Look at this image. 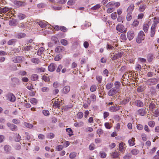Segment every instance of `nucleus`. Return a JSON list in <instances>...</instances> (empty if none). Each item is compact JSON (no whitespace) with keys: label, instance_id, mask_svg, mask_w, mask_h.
Returning a JSON list of instances; mask_svg holds the SVG:
<instances>
[{"label":"nucleus","instance_id":"1","mask_svg":"<svg viewBox=\"0 0 159 159\" xmlns=\"http://www.w3.org/2000/svg\"><path fill=\"white\" fill-rule=\"evenodd\" d=\"M52 101L53 106L54 108H59L63 104L62 101L59 99H53Z\"/></svg>","mask_w":159,"mask_h":159},{"label":"nucleus","instance_id":"2","mask_svg":"<svg viewBox=\"0 0 159 159\" xmlns=\"http://www.w3.org/2000/svg\"><path fill=\"white\" fill-rule=\"evenodd\" d=\"M145 35L143 31H140L139 32L138 37L136 39V42L138 43H140L142 40H143L145 38Z\"/></svg>","mask_w":159,"mask_h":159},{"label":"nucleus","instance_id":"3","mask_svg":"<svg viewBox=\"0 0 159 159\" xmlns=\"http://www.w3.org/2000/svg\"><path fill=\"white\" fill-rule=\"evenodd\" d=\"M147 103L148 105H149V110L151 112L155 109L156 106L155 104V101H148Z\"/></svg>","mask_w":159,"mask_h":159},{"label":"nucleus","instance_id":"4","mask_svg":"<svg viewBox=\"0 0 159 159\" xmlns=\"http://www.w3.org/2000/svg\"><path fill=\"white\" fill-rule=\"evenodd\" d=\"M24 59L23 57L22 56H17L12 58V61L15 63L22 62Z\"/></svg>","mask_w":159,"mask_h":159},{"label":"nucleus","instance_id":"5","mask_svg":"<svg viewBox=\"0 0 159 159\" xmlns=\"http://www.w3.org/2000/svg\"><path fill=\"white\" fill-rule=\"evenodd\" d=\"M7 97L8 100L11 102H14L16 100L15 96L12 93H9L7 94Z\"/></svg>","mask_w":159,"mask_h":159},{"label":"nucleus","instance_id":"6","mask_svg":"<svg viewBox=\"0 0 159 159\" xmlns=\"http://www.w3.org/2000/svg\"><path fill=\"white\" fill-rule=\"evenodd\" d=\"M14 3L17 7H23L26 5V3L25 2L18 1H15Z\"/></svg>","mask_w":159,"mask_h":159},{"label":"nucleus","instance_id":"7","mask_svg":"<svg viewBox=\"0 0 159 159\" xmlns=\"http://www.w3.org/2000/svg\"><path fill=\"white\" fill-rule=\"evenodd\" d=\"M127 36L129 40L133 39L134 36V31L132 30L129 31L127 32Z\"/></svg>","mask_w":159,"mask_h":159},{"label":"nucleus","instance_id":"8","mask_svg":"<svg viewBox=\"0 0 159 159\" xmlns=\"http://www.w3.org/2000/svg\"><path fill=\"white\" fill-rule=\"evenodd\" d=\"M117 93H119V92L113 88L108 91L107 94L109 96H111L115 95Z\"/></svg>","mask_w":159,"mask_h":159},{"label":"nucleus","instance_id":"9","mask_svg":"<svg viewBox=\"0 0 159 159\" xmlns=\"http://www.w3.org/2000/svg\"><path fill=\"white\" fill-rule=\"evenodd\" d=\"M57 67L56 65L54 63H51L50 64L48 67V69L49 71L53 72L55 70Z\"/></svg>","mask_w":159,"mask_h":159},{"label":"nucleus","instance_id":"10","mask_svg":"<svg viewBox=\"0 0 159 159\" xmlns=\"http://www.w3.org/2000/svg\"><path fill=\"white\" fill-rule=\"evenodd\" d=\"M114 85L115 87L113 88H114V89L119 93L120 92V86L121 84L120 82L118 81H116L115 82Z\"/></svg>","mask_w":159,"mask_h":159},{"label":"nucleus","instance_id":"11","mask_svg":"<svg viewBox=\"0 0 159 159\" xmlns=\"http://www.w3.org/2000/svg\"><path fill=\"white\" fill-rule=\"evenodd\" d=\"M7 125L13 131H16L17 129V127L15 125L8 123L7 124Z\"/></svg>","mask_w":159,"mask_h":159},{"label":"nucleus","instance_id":"12","mask_svg":"<svg viewBox=\"0 0 159 159\" xmlns=\"http://www.w3.org/2000/svg\"><path fill=\"white\" fill-rule=\"evenodd\" d=\"M120 3L118 2H109L107 5V7H110L111 6H115L116 7H119L120 6Z\"/></svg>","mask_w":159,"mask_h":159},{"label":"nucleus","instance_id":"13","mask_svg":"<svg viewBox=\"0 0 159 159\" xmlns=\"http://www.w3.org/2000/svg\"><path fill=\"white\" fill-rule=\"evenodd\" d=\"M120 109V107L119 106H111L109 108L110 111L112 112H116Z\"/></svg>","mask_w":159,"mask_h":159},{"label":"nucleus","instance_id":"14","mask_svg":"<svg viewBox=\"0 0 159 159\" xmlns=\"http://www.w3.org/2000/svg\"><path fill=\"white\" fill-rule=\"evenodd\" d=\"M64 48L63 46H58L55 48V51L56 52L59 53L64 51Z\"/></svg>","mask_w":159,"mask_h":159},{"label":"nucleus","instance_id":"15","mask_svg":"<svg viewBox=\"0 0 159 159\" xmlns=\"http://www.w3.org/2000/svg\"><path fill=\"white\" fill-rule=\"evenodd\" d=\"M116 30L119 32H123L124 30V27L122 25L118 24L116 26Z\"/></svg>","mask_w":159,"mask_h":159},{"label":"nucleus","instance_id":"16","mask_svg":"<svg viewBox=\"0 0 159 159\" xmlns=\"http://www.w3.org/2000/svg\"><path fill=\"white\" fill-rule=\"evenodd\" d=\"M151 112L153 113V116L157 117L159 116V109L156 108Z\"/></svg>","mask_w":159,"mask_h":159},{"label":"nucleus","instance_id":"17","mask_svg":"<svg viewBox=\"0 0 159 159\" xmlns=\"http://www.w3.org/2000/svg\"><path fill=\"white\" fill-rule=\"evenodd\" d=\"M138 114L141 116H144L146 113V110L143 108H141L138 111Z\"/></svg>","mask_w":159,"mask_h":159},{"label":"nucleus","instance_id":"18","mask_svg":"<svg viewBox=\"0 0 159 159\" xmlns=\"http://www.w3.org/2000/svg\"><path fill=\"white\" fill-rule=\"evenodd\" d=\"M159 23V19L157 17L154 18L153 23L152 25V26L156 27L157 25Z\"/></svg>","mask_w":159,"mask_h":159},{"label":"nucleus","instance_id":"19","mask_svg":"<svg viewBox=\"0 0 159 159\" xmlns=\"http://www.w3.org/2000/svg\"><path fill=\"white\" fill-rule=\"evenodd\" d=\"M156 27L151 26V31L150 32V36L151 37H153L156 32Z\"/></svg>","mask_w":159,"mask_h":159},{"label":"nucleus","instance_id":"20","mask_svg":"<svg viewBox=\"0 0 159 159\" xmlns=\"http://www.w3.org/2000/svg\"><path fill=\"white\" fill-rule=\"evenodd\" d=\"M39 23V25L42 28H44L47 25V22L44 21H40L39 22H37Z\"/></svg>","mask_w":159,"mask_h":159},{"label":"nucleus","instance_id":"21","mask_svg":"<svg viewBox=\"0 0 159 159\" xmlns=\"http://www.w3.org/2000/svg\"><path fill=\"white\" fill-rule=\"evenodd\" d=\"M70 90V88L69 86H65L62 89V92L64 93H67Z\"/></svg>","mask_w":159,"mask_h":159},{"label":"nucleus","instance_id":"22","mask_svg":"<svg viewBox=\"0 0 159 159\" xmlns=\"http://www.w3.org/2000/svg\"><path fill=\"white\" fill-rule=\"evenodd\" d=\"M125 144L123 142H121L119 144V150L120 152H122L124 150V146Z\"/></svg>","mask_w":159,"mask_h":159},{"label":"nucleus","instance_id":"23","mask_svg":"<svg viewBox=\"0 0 159 159\" xmlns=\"http://www.w3.org/2000/svg\"><path fill=\"white\" fill-rule=\"evenodd\" d=\"M38 79L39 76L37 74H34L31 75V79L32 81H36L38 80Z\"/></svg>","mask_w":159,"mask_h":159},{"label":"nucleus","instance_id":"24","mask_svg":"<svg viewBox=\"0 0 159 159\" xmlns=\"http://www.w3.org/2000/svg\"><path fill=\"white\" fill-rule=\"evenodd\" d=\"M111 156L112 157L113 159H115V158H118L120 156V154L118 152H115L111 154Z\"/></svg>","mask_w":159,"mask_h":159},{"label":"nucleus","instance_id":"25","mask_svg":"<svg viewBox=\"0 0 159 159\" xmlns=\"http://www.w3.org/2000/svg\"><path fill=\"white\" fill-rule=\"evenodd\" d=\"M84 123L82 121L75 122L74 124V125L76 127H79L83 126Z\"/></svg>","mask_w":159,"mask_h":159},{"label":"nucleus","instance_id":"26","mask_svg":"<svg viewBox=\"0 0 159 159\" xmlns=\"http://www.w3.org/2000/svg\"><path fill=\"white\" fill-rule=\"evenodd\" d=\"M135 139L134 138H132L131 139H129L128 141V143L129 146H133L135 145L134 142L135 141Z\"/></svg>","mask_w":159,"mask_h":159},{"label":"nucleus","instance_id":"27","mask_svg":"<svg viewBox=\"0 0 159 159\" xmlns=\"http://www.w3.org/2000/svg\"><path fill=\"white\" fill-rule=\"evenodd\" d=\"M146 5L143 4L140 5L139 7V10L140 12H143L146 8Z\"/></svg>","mask_w":159,"mask_h":159},{"label":"nucleus","instance_id":"28","mask_svg":"<svg viewBox=\"0 0 159 159\" xmlns=\"http://www.w3.org/2000/svg\"><path fill=\"white\" fill-rule=\"evenodd\" d=\"M36 71L37 73H40L44 72L45 69L44 67H37L36 69Z\"/></svg>","mask_w":159,"mask_h":159},{"label":"nucleus","instance_id":"29","mask_svg":"<svg viewBox=\"0 0 159 159\" xmlns=\"http://www.w3.org/2000/svg\"><path fill=\"white\" fill-rule=\"evenodd\" d=\"M89 98L92 102H94L96 101L97 98L96 96L94 94H92L90 95Z\"/></svg>","mask_w":159,"mask_h":159},{"label":"nucleus","instance_id":"30","mask_svg":"<svg viewBox=\"0 0 159 159\" xmlns=\"http://www.w3.org/2000/svg\"><path fill=\"white\" fill-rule=\"evenodd\" d=\"M126 18L128 21H130L132 18V12H128Z\"/></svg>","mask_w":159,"mask_h":159},{"label":"nucleus","instance_id":"31","mask_svg":"<svg viewBox=\"0 0 159 159\" xmlns=\"http://www.w3.org/2000/svg\"><path fill=\"white\" fill-rule=\"evenodd\" d=\"M149 28V26L147 24H145L143 26V29L145 32L147 33Z\"/></svg>","mask_w":159,"mask_h":159},{"label":"nucleus","instance_id":"32","mask_svg":"<svg viewBox=\"0 0 159 159\" xmlns=\"http://www.w3.org/2000/svg\"><path fill=\"white\" fill-rule=\"evenodd\" d=\"M136 105L138 107H142L143 106V104L140 100H137L135 102Z\"/></svg>","mask_w":159,"mask_h":159},{"label":"nucleus","instance_id":"33","mask_svg":"<svg viewBox=\"0 0 159 159\" xmlns=\"http://www.w3.org/2000/svg\"><path fill=\"white\" fill-rule=\"evenodd\" d=\"M16 42V40L15 39H12L9 40L7 42L8 45H13L15 44Z\"/></svg>","mask_w":159,"mask_h":159},{"label":"nucleus","instance_id":"34","mask_svg":"<svg viewBox=\"0 0 159 159\" xmlns=\"http://www.w3.org/2000/svg\"><path fill=\"white\" fill-rule=\"evenodd\" d=\"M25 34L23 33H20L16 35V37L18 39L24 38L25 36Z\"/></svg>","mask_w":159,"mask_h":159},{"label":"nucleus","instance_id":"35","mask_svg":"<svg viewBox=\"0 0 159 159\" xmlns=\"http://www.w3.org/2000/svg\"><path fill=\"white\" fill-rule=\"evenodd\" d=\"M32 47L30 45H27L26 44L24 45L23 47L22 48V49L23 50H26L27 51H29L30 49L31 48H32Z\"/></svg>","mask_w":159,"mask_h":159},{"label":"nucleus","instance_id":"36","mask_svg":"<svg viewBox=\"0 0 159 159\" xmlns=\"http://www.w3.org/2000/svg\"><path fill=\"white\" fill-rule=\"evenodd\" d=\"M30 101L31 103L34 105H36L38 102L36 99L34 98H32L30 99Z\"/></svg>","mask_w":159,"mask_h":159},{"label":"nucleus","instance_id":"37","mask_svg":"<svg viewBox=\"0 0 159 159\" xmlns=\"http://www.w3.org/2000/svg\"><path fill=\"white\" fill-rule=\"evenodd\" d=\"M9 10V8L7 7H5L2 8H1L0 11L1 12V13H6L7 11Z\"/></svg>","mask_w":159,"mask_h":159},{"label":"nucleus","instance_id":"38","mask_svg":"<svg viewBox=\"0 0 159 159\" xmlns=\"http://www.w3.org/2000/svg\"><path fill=\"white\" fill-rule=\"evenodd\" d=\"M44 75L42 77V79L43 80H44L45 82H48L49 81L50 79L48 76L47 75Z\"/></svg>","mask_w":159,"mask_h":159},{"label":"nucleus","instance_id":"39","mask_svg":"<svg viewBox=\"0 0 159 159\" xmlns=\"http://www.w3.org/2000/svg\"><path fill=\"white\" fill-rule=\"evenodd\" d=\"M134 8V6L133 4H131L127 9V11L128 12H132Z\"/></svg>","mask_w":159,"mask_h":159},{"label":"nucleus","instance_id":"40","mask_svg":"<svg viewBox=\"0 0 159 159\" xmlns=\"http://www.w3.org/2000/svg\"><path fill=\"white\" fill-rule=\"evenodd\" d=\"M4 150L6 152H9L11 149V147L9 145H5L4 147Z\"/></svg>","mask_w":159,"mask_h":159},{"label":"nucleus","instance_id":"41","mask_svg":"<svg viewBox=\"0 0 159 159\" xmlns=\"http://www.w3.org/2000/svg\"><path fill=\"white\" fill-rule=\"evenodd\" d=\"M97 89V86L96 85H93L90 88V91L92 92H94L96 91Z\"/></svg>","mask_w":159,"mask_h":159},{"label":"nucleus","instance_id":"42","mask_svg":"<svg viewBox=\"0 0 159 159\" xmlns=\"http://www.w3.org/2000/svg\"><path fill=\"white\" fill-rule=\"evenodd\" d=\"M113 83H109L107 84L106 88L108 90L111 89L113 87Z\"/></svg>","mask_w":159,"mask_h":159},{"label":"nucleus","instance_id":"43","mask_svg":"<svg viewBox=\"0 0 159 159\" xmlns=\"http://www.w3.org/2000/svg\"><path fill=\"white\" fill-rule=\"evenodd\" d=\"M31 61L34 63L38 64L40 62L39 60L36 58H34L31 59Z\"/></svg>","mask_w":159,"mask_h":159},{"label":"nucleus","instance_id":"44","mask_svg":"<svg viewBox=\"0 0 159 159\" xmlns=\"http://www.w3.org/2000/svg\"><path fill=\"white\" fill-rule=\"evenodd\" d=\"M139 152V150L136 149H133L131 151V153L134 155H136Z\"/></svg>","mask_w":159,"mask_h":159},{"label":"nucleus","instance_id":"45","mask_svg":"<svg viewBox=\"0 0 159 159\" xmlns=\"http://www.w3.org/2000/svg\"><path fill=\"white\" fill-rule=\"evenodd\" d=\"M44 50V48L43 47L40 48L39 49L37 52V54L39 56L41 55L42 54V53L43 52Z\"/></svg>","mask_w":159,"mask_h":159},{"label":"nucleus","instance_id":"46","mask_svg":"<svg viewBox=\"0 0 159 159\" xmlns=\"http://www.w3.org/2000/svg\"><path fill=\"white\" fill-rule=\"evenodd\" d=\"M131 157V155L129 153H127L126 155L123 157L124 159H129Z\"/></svg>","mask_w":159,"mask_h":159},{"label":"nucleus","instance_id":"47","mask_svg":"<svg viewBox=\"0 0 159 159\" xmlns=\"http://www.w3.org/2000/svg\"><path fill=\"white\" fill-rule=\"evenodd\" d=\"M112 6H111L110 7H108V8L107 10V12L108 13H110L111 12L114 11V9Z\"/></svg>","mask_w":159,"mask_h":159},{"label":"nucleus","instance_id":"48","mask_svg":"<svg viewBox=\"0 0 159 159\" xmlns=\"http://www.w3.org/2000/svg\"><path fill=\"white\" fill-rule=\"evenodd\" d=\"M155 125V122L153 120L149 121L148 122V125L151 127H153Z\"/></svg>","mask_w":159,"mask_h":159},{"label":"nucleus","instance_id":"49","mask_svg":"<svg viewBox=\"0 0 159 159\" xmlns=\"http://www.w3.org/2000/svg\"><path fill=\"white\" fill-rule=\"evenodd\" d=\"M16 21L15 20H12L9 21V25H10L14 26L15 25Z\"/></svg>","mask_w":159,"mask_h":159},{"label":"nucleus","instance_id":"50","mask_svg":"<svg viewBox=\"0 0 159 159\" xmlns=\"http://www.w3.org/2000/svg\"><path fill=\"white\" fill-rule=\"evenodd\" d=\"M83 116V114L82 112H79L77 114V117L79 119H81Z\"/></svg>","mask_w":159,"mask_h":159},{"label":"nucleus","instance_id":"51","mask_svg":"<svg viewBox=\"0 0 159 159\" xmlns=\"http://www.w3.org/2000/svg\"><path fill=\"white\" fill-rule=\"evenodd\" d=\"M62 57V56L61 55H57L54 58V60L56 61H58Z\"/></svg>","mask_w":159,"mask_h":159},{"label":"nucleus","instance_id":"52","mask_svg":"<svg viewBox=\"0 0 159 159\" xmlns=\"http://www.w3.org/2000/svg\"><path fill=\"white\" fill-rule=\"evenodd\" d=\"M24 125L25 127L29 128H32L33 127L32 124L26 122L24 123Z\"/></svg>","mask_w":159,"mask_h":159},{"label":"nucleus","instance_id":"53","mask_svg":"<svg viewBox=\"0 0 159 159\" xmlns=\"http://www.w3.org/2000/svg\"><path fill=\"white\" fill-rule=\"evenodd\" d=\"M117 17V15L116 12L112 13L111 14V18L113 20H115Z\"/></svg>","mask_w":159,"mask_h":159},{"label":"nucleus","instance_id":"54","mask_svg":"<svg viewBox=\"0 0 159 159\" xmlns=\"http://www.w3.org/2000/svg\"><path fill=\"white\" fill-rule=\"evenodd\" d=\"M61 43L64 46H66L68 44L67 41L64 39H61Z\"/></svg>","mask_w":159,"mask_h":159},{"label":"nucleus","instance_id":"55","mask_svg":"<svg viewBox=\"0 0 159 159\" xmlns=\"http://www.w3.org/2000/svg\"><path fill=\"white\" fill-rule=\"evenodd\" d=\"M76 153L75 152H72L69 155V157L70 158H73L76 157Z\"/></svg>","mask_w":159,"mask_h":159},{"label":"nucleus","instance_id":"56","mask_svg":"<svg viewBox=\"0 0 159 159\" xmlns=\"http://www.w3.org/2000/svg\"><path fill=\"white\" fill-rule=\"evenodd\" d=\"M49 88L47 87H44L42 88L41 89L42 91L43 92H48L49 91Z\"/></svg>","mask_w":159,"mask_h":159},{"label":"nucleus","instance_id":"57","mask_svg":"<svg viewBox=\"0 0 159 159\" xmlns=\"http://www.w3.org/2000/svg\"><path fill=\"white\" fill-rule=\"evenodd\" d=\"M129 73H130L128 72H125L122 76L123 79H127V78H129Z\"/></svg>","mask_w":159,"mask_h":159},{"label":"nucleus","instance_id":"58","mask_svg":"<svg viewBox=\"0 0 159 159\" xmlns=\"http://www.w3.org/2000/svg\"><path fill=\"white\" fill-rule=\"evenodd\" d=\"M66 130L69 133V135L70 136L73 135V132L71 129L70 128H67L66 129Z\"/></svg>","mask_w":159,"mask_h":159},{"label":"nucleus","instance_id":"59","mask_svg":"<svg viewBox=\"0 0 159 159\" xmlns=\"http://www.w3.org/2000/svg\"><path fill=\"white\" fill-rule=\"evenodd\" d=\"M15 140L16 142H18L20 140L21 137L19 134H16L15 137Z\"/></svg>","mask_w":159,"mask_h":159},{"label":"nucleus","instance_id":"60","mask_svg":"<svg viewBox=\"0 0 159 159\" xmlns=\"http://www.w3.org/2000/svg\"><path fill=\"white\" fill-rule=\"evenodd\" d=\"M18 17L20 19L22 20L25 18V16L23 14L20 13L18 15Z\"/></svg>","mask_w":159,"mask_h":159},{"label":"nucleus","instance_id":"61","mask_svg":"<svg viewBox=\"0 0 159 159\" xmlns=\"http://www.w3.org/2000/svg\"><path fill=\"white\" fill-rule=\"evenodd\" d=\"M129 101L128 100L125 99L120 102V104H126L129 102Z\"/></svg>","mask_w":159,"mask_h":159},{"label":"nucleus","instance_id":"62","mask_svg":"<svg viewBox=\"0 0 159 159\" xmlns=\"http://www.w3.org/2000/svg\"><path fill=\"white\" fill-rule=\"evenodd\" d=\"M139 21L137 20H135L133 23L132 25L134 26H136L139 25Z\"/></svg>","mask_w":159,"mask_h":159},{"label":"nucleus","instance_id":"63","mask_svg":"<svg viewBox=\"0 0 159 159\" xmlns=\"http://www.w3.org/2000/svg\"><path fill=\"white\" fill-rule=\"evenodd\" d=\"M144 89L143 88L142 86H140L137 88V90L138 92L140 93L143 92Z\"/></svg>","mask_w":159,"mask_h":159},{"label":"nucleus","instance_id":"64","mask_svg":"<svg viewBox=\"0 0 159 159\" xmlns=\"http://www.w3.org/2000/svg\"><path fill=\"white\" fill-rule=\"evenodd\" d=\"M95 146L93 143H91L89 147V149L90 150H93L95 148Z\"/></svg>","mask_w":159,"mask_h":159}]
</instances>
